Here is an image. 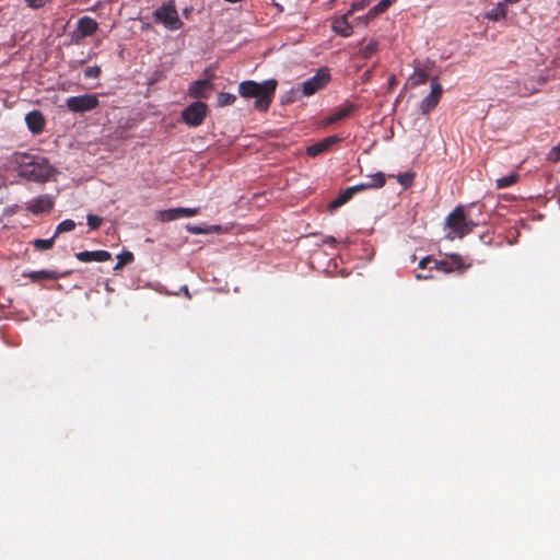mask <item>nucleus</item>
Listing matches in <instances>:
<instances>
[{
	"label": "nucleus",
	"instance_id": "4",
	"mask_svg": "<svg viewBox=\"0 0 560 560\" xmlns=\"http://www.w3.org/2000/svg\"><path fill=\"white\" fill-rule=\"evenodd\" d=\"M154 20L168 31H177L183 26L173 1L164 3L153 13Z\"/></svg>",
	"mask_w": 560,
	"mask_h": 560
},
{
	"label": "nucleus",
	"instance_id": "45",
	"mask_svg": "<svg viewBox=\"0 0 560 560\" xmlns=\"http://www.w3.org/2000/svg\"><path fill=\"white\" fill-rule=\"evenodd\" d=\"M558 203H559V208H560V196H559V199H558Z\"/></svg>",
	"mask_w": 560,
	"mask_h": 560
},
{
	"label": "nucleus",
	"instance_id": "33",
	"mask_svg": "<svg viewBox=\"0 0 560 560\" xmlns=\"http://www.w3.org/2000/svg\"><path fill=\"white\" fill-rule=\"evenodd\" d=\"M370 4V0H360L357 2H353L350 7V9L347 11L348 15H353L355 11L363 10Z\"/></svg>",
	"mask_w": 560,
	"mask_h": 560
},
{
	"label": "nucleus",
	"instance_id": "43",
	"mask_svg": "<svg viewBox=\"0 0 560 560\" xmlns=\"http://www.w3.org/2000/svg\"><path fill=\"white\" fill-rule=\"evenodd\" d=\"M331 242H335L334 237H331L330 240H325V243H331Z\"/></svg>",
	"mask_w": 560,
	"mask_h": 560
},
{
	"label": "nucleus",
	"instance_id": "37",
	"mask_svg": "<svg viewBox=\"0 0 560 560\" xmlns=\"http://www.w3.org/2000/svg\"><path fill=\"white\" fill-rule=\"evenodd\" d=\"M548 159L552 162H560V144L559 145H556L553 147L549 154H548Z\"/></svg>",
	"mask_w": 560,
	"mask_h": 560
},
{
	"label": "nucleus",
	"instance_id": "14",
	"mask_svg": "<svg viewBox=\"0 0 560 560\" xmlns=\"http://www.w3.org/2000/svg\"><path fill=\"white\" fill-rule=\"evenodd\" d=\"M365 178V182L355 185L359 192L369 189L382 188L386 183V177L383 172H376L374 174L366 175Z\"/></svg>",
	"mask_w": 560,
	"mask_h": 560
},
{
	"label": "nucleus",
	"instance_id": "5",
	"mask_svg": "<svg viewBox=\"0 0 560 560\" xmlns=\"http://www.w3.org/2000/svg\"><path fill=\"white\" fill-rule=\"evenodd\" d=\"M100 104L97 94H83L66 100L67 108L72 113H84L96 108Z\"/></svg>",
	"mask_w": 560,
	"mask_h": 560
},
{
	"label": "nucleus",
	"instance_id": "30",
	"mask_svg": "<svg viewBox=\"0 0 560 560\" xmlns=\"http://www.w3.org/2000/svg\"><path fill=\"white\" fill-rule=\"evenodd\" d=\"M55 238H56L55 235H52V237L48 238V240L37 238L34 241V246L36 249H39V250L49 249L52 247Z\"/></svg>",
	"mask_w": 560,
	"mask_h": 560
},
{
	"label": "nucleus",
	"instance_id": "31",
	"mask_svg": "<svg viewBox=\"0 0 560 560\" xmlns=\"http://www.w3.org/2000/svg\"><path fill=\"white\" fill-rule=\"evenodd\" d=\"M236 100V96L231 93H220L218 95V105L219 106H228L232 105Z\"/></svg>",
	"mask_w": 560,
	"mask_h": 560
},
{
	"label": "nucleus",
	"instance_id": "38",
	"mask_svg": "<svg viewBox=\"0 0 560 560\" xmlns=\"http://www.w3.org/2000/svg\"><path fill=\"white\" fill-rule=\"evenodd\" d=\"M434 261H436L435 259H433L431 256H425L423 257L420 262H419V267L421 269H425L429 267V265L431 264H434Z\"/></svg>",
	"mask_w": 560,
	"mask_h": 560
},
{
	"label": "nucleus",
	"instance_id": "13",
	"mask_svg": "<svg viewBox=\"0 0 560 560\" xmlns=\"http://www.w3.org/2000/svg\"><path fill=\"white\" fill-rule=\"evenodd\" d=\"M339 142V138L337 136H330L322 139L320 141L308 145L306 148V153L311 158H315L326 151H328L334 144Z\"/></svg>",
	"mask_w": 560,
	"mask_h": 560
},
{
	"label": "nucleus",
	"instance_id": "10",
	"mask_svg": "<svg viewBox=\"0 0 560 560\" xmlns=\"http://www.w3.org/2000/svg\"><path fill=\"white\" fill-rule=\"evenodd\" d=\"M97 27L98 23L94 19L90 16L80 18L77 23V28L72 34L73 42L79 43L83 38L92 36L96 32Z\"/></svg>",
	"mask_w": 560,
	"mask_h": 560
},
{
	"label": "nucleus",
	"instance_id": "18",
	"mask_svg": "<svg viewBox=\"0 0 560 560\" xmlns=\"http://www.w3.org/2000/svg\"><path fill=\"white\" fill-rule=\"evenodd\" d=\"M77 259L82 262L90 261H107L112 258V255L107 250H84L75 255Z\"/></svg>",
	"mask_w": 560,
	"mask_h": 560
},
{
	"label": "nucleus",
	"instance_id": "29",
	"mask_svg": "<svg viewBox=\"0 0 560 560\" xmlns=\"http://www.w3.org/2000/svg\"><path fill=\"white\" fill-rule=\"evenodd\" d=\"M219 230H220V226H218V225H213V226H209V228H201V226H197V225H187V231L192 234H207V233H210L213 231H219Z\"/></svg>",
	"mask_w": 560,
	"mask_h": 560
},
{
	"label": "nucleus",
	"instance_id": "26",
	"mask_svg": "<svg viewBox=\"0 0 560 560\" xmlns=\"http://www.w3.org/2000/svg\"><path fill=\"white\" fill-rule=\"evenodd\" d=\"M33 281H42L47 279H56V273L47 270L32 271L27 275Z\"/></svg>",
	"mask_w": 560,
	"mask_h": 560
},
{
	"label": "nucleus",
	"instance_id": "17",
	"mask_svg": "<svg viewBox=\"0 0 560 560\" xmlns=\"http://www.w3.org/2000/svg\"><path fill=\"white\" fill-rule=\"evenodd\" d=\"M357 194H359V190L355 185L346 188L337 198L328 203V211L334 212L336 209L350 201Z\"/></svg>",
	"mask_w": 560,
	"mask_h": 560
},
{
	"label": "nucleus",
	"instance_id": "24",
	"mask_svg": "<svg viewBox=\"0 0 560 560\" xmlns=\"http://www.w3.org/2000/svg\"><path fill=\"white\" fill-rule=\"evenodd\" d=\"M377 49H378V43L376 40H371L370 43H368L366 45H363L360 48L359 55L363 59H370L376 54Z\"/></svg>",
	"mask_w": 560,
	"mask_h": 560
},
{
	"label": "nucleus",
	"instance_id": "22",
	"mask_svg": "<svg viewBox=\"0 0 560 560\" xmlns=\"http://www.w3.org/2000/svg\"><path fill=\"white\" fill-rule=\"evenodd\" d=\"M518 179H520V174L517 172H513L508 176L498 178L495 180V186L498 189H503V188L514 185L515 183L518 182Z\"/></svg>",
	"mask_w": 560,
	"mask_h": 560
},
{
	"label": "nucleus",
	"instance_id": "34",
	"mask_svg": "<svg viewBox=\"0 0 560 560\" xmlns=\"http://www.w3.org/2000/svg\"><path fill=\"white\" fill-rule=\"evenodd\" d=\"M86 221H88L89 226L92 230H96L97 228H100V225L102 224L103 220H102L101 217H97L95 214H88L86 215Z\"/></svg>",
	"mask_w": 560,
	"mask_h": 560
},
{
	"label": "nucleus",
	"instance_id": "12",
	"mask_svg": "<svg viewBox=\"0 0 560 560\" xmlns=\"http://www.w3.org/2000/svg\"><path fill=\"white\" fill-rule=\"evenodd\" d=\"M54 199L49 195L38 196L27 202V210L33 214L49 212L52 209Z\"/></svg>",
	"mask_w": 560,
	"mask_h": 560
},
{
	"label": "nucleus",
	"instance_id": "41",
	"mask_svg": "<svg viewBox=\"0 0 560 560\" xmlns=\"http://www.w3.org/2000/svg\"><path fill=\"white\" fill-rule=\"evenodd\" d=\"M388 83H389V86H390V88H394V85L396 84V78H395L394 75H392V77L389 78Z\"/></svg>",
	"mask_w": 560,
	"mask_h": 560
},
{
	"label": "nucleus",
	"instance_id": "28",
	"mask_svg": "<svg viewBox=\"0 0 560 560\" xmlns=\"http://www.w3.org/2000/svg\"><path fill=\"white\" fill-rule=\"evenodd\" d=\"M117 264L114 267L115 270L120 269L122 266L130 264L133 260V255L131 252H124L117 255Z\"/></svg>",
	"mask_w": 560,
	"mask_h": 560
},
{
	"label": "nucleus",
	"instance_id": "19",
	"mask_svg": "<svg viewBox=\"0 0 560 560\" xmlns=\"http://www.w3.org/2000/svg\"><path fill=\"white\" fill-rule=\"evenodd\" d=\"M357 106L354 104H347L337 108L331 115L326 118V124L331 125L341 121L354 114Z\"/></svg>",
	"mask_w": 560,
	"mask_h": 560
},
{
	"label": "nucleus",
	"instance_id": "2",
	"mask_svg": "<svg viewBox=\"0 0 560 560\" xmlns=\"http://www.w3.org/2000/svg\"><path fill=\"white\" fill-rule=\"evenodd\" d=\"M277 80H267L261 83L244 81L238 86L240 95L245 98H255V108L266 110L275 95Z\"/></svg>",
	"mask_w": 560,
	"mask_h": 560
},
{
	"label": "nucleus",
	"instance_id": "25",
	"mask_svg": "<svg viewBox=\"0 0 560 560\" xmlns=\"http://www.w3.org/2000/svg\"><path fill=\"white\" fill-rule=\"evenodd\" d=\"M429 75L422 69H416L413 74L409 78L411 86H417L427 82Z\"/></svg>",
	"mask_w": 560,
	"mask_h": 560
},
{
	"label": "nucleus",
	"instance_id": "3",
	"mask_svg": "<svg viewBox=\"0 0 560 560\" xmlns=\"http://www.w3.org/2000/svg\"><path fill=\"white\" fill-rule=\"evenodd\" d=\"M446 225L451 229L448 238L464 237L470 233L476 225L465 215L463 207H456L446 218Z\"/></svg>",
	"mask_w": 560,
	"mask_h": 560
},
{
	"label": "nucleus",
	"instance_id": "35",
	"mask_svg": "<svg viewBox=\"0 0 560 560\" xmlns=\"http://www.w3.org/2000/svg\"><path fill=\"white\" fill-rule=\"evenodd\" d=\"M101 73V69L97 67V66H93V67H88L85 70H84V77L85 78H97Z\"/></svg>",
	"mask_w": 560,
	"mask_h": 560
},
{
	"label": "nucleus",
	"instance_id": "15",
	"mask_svg": "<svg viewBox=\"0 0 560 560\" xmlns=\"http://www.w3.org/2000/svg\"><path fill=\"white\" fill-rule=\"evenodd\" d=\"M350 16L346 12L343 15L335 18L331 22V30L342 37H349L353 31V26L349 22Z\"/></svg>",
	"mask_w": 560,
	"mask_h": 560
},
{
	"label": "nucleus",
	"instance_id": "8",
	"mask_svg": "<svg viewBox=\"0 0 560 560\" xmlns=\"http://www.w3.org/2000/svg\"><path fill=\"white\" fill-rule=\"evenodd\" d=\"M442 94H443L442 85L439 83L436 78L432 79L431 80V92L420 103L421 113L423 115H427L433 108H435L442 97Z\"/></svg>",
	"mask_w": 560,
	"mask_h": 560
},
{
	"label": "nucleus",
	"instance_id": "42",
	"mask_svg": "<svg viewBox=\"0 0 560 560\" xmlns=\"http://www.w3.org/2000/svg\"><path fill=\"white\" fill-rule=\"evenodd\" d=\"M183 290H184V293H185L188 298H190V294H189V292H188L187 287H184V288H183Z\"/></svg>",
	"mask_w": 560,
	"mask_h": 560
},
{
	"label": "nucleus",
	"instance_id": "32",
	"mask_svg": "<svg viewBox=\"0 0 560 560\" xmlns=\"http://www.w3.org/2000/svg\"><path fill=\"white\" fill-rule=\"evenodd\" d=\"M415 175L412 173H401L397 176L399 184H401L405 188H408L412 185Z\"/></svg>",
	"mask_w": 560,
	"mask_h": 560
},
{
	"label": "nucleus",
	"instance_id": "44",
	"mask_svg": "<svg viewBox=\"0 0 560 560\" xmlns=\"http://www.w3.org/2000/svg\"><path fill=\"white\" fill-rule=\"evenodd\" d=\"M331 242H335L334 237H331L330 240H325V243H331Z\"/></svg>",
	"mask_w": 560,
	"mask_h": 560
},
{
	"label": "nucleus",
	"instance_id": "7",
	"mask_svg": "<svg viewBox=\"0 0 560 560\" xmlns=\"http://www.w3.org/2000/svg\"><path fill=\"white\" fill-rule=\"evenodd\" d=\"M207 115V105L202 102H195L182 113L183 120L191 127L202 124Z\"/></svg>",
	"mask_w": 560,
	"mask_h": 560
},
{
	"label": "nucleus",
	"instance_id": "9",
	"mask_svg": "<svg viewBox=\"0 0 560 560\" xmlns=\"http://www.w3.org/2000/svg\"><path fill=\"white\" fill-rule=\"evenodd\" d=\"M471 265L465 264L462 256L457 254L450 255L446 259L434 261V268L444 272H453V271H465Z\"/></svg>",
	"mask_w": 560,
	"mask_h": 560
},
{
	"label": "nucleus",
	"instance_id": "21",
	"mask_svg": "<svg viewBox=\"0 0 560 560\" xmlns=\"http://www.w3.org/2000/svg\"><path fill=\"white\" fill-rule=\"evenodd\" d=\"M508 14V8L505 3H498L495 8L490 10L486 18L491 21H500L502 19H505Z\"/></svg>",
	"mask_w": 560,
	"mask_h": 560
},
{
	"label": "nucleus",
	"instance_id": "39",
	"mask_svg": "<svg viewBox=\"0 0 560 560\" xmlns=\"http://www.w3.org/2000/svg\"><path fill=\"white\" fill-rule=\"evenodd\" d=\"M416 278H417V279H419V280H420V279H430V278H432V276H431V275H421V273H417V275H416Z\"/></svg>",
	"mask_w": 560,
	"mask_h": 560
},
{
	"label": "nucleus",
	"instance_id": "11",
	"mask_svg": "<svg viewBox=\"0 0 560 560\" xmlns=\"http://www.w3.org/2000/svg\"><path fill=\"white\" fill-rule=\"evenodd\" d=\"M198 213L199 208H173L159 211L156 217L162 222H168L180 218H191Z\"/></svg>",
	"mask_w": 560,
	"mask_h": 560
},
{
	"label": "nucleus",
	"instance_id": "20",
	"mask_svg": "<svg viewBox=\"0 0 560 560\" xmlns=\"http://www.w3.org/2000/svg\"><path fill=\"white\" fill-rule=\"evenodd\" d=\"M212 89L210 81L198 80L190 84L188 93L191 97H206L208 92Z\"/></svg>",
	"mask_w": 560,
	"mask_h": 560
},
{
	"label": "nucleus",
	"instance_id": "36",
	"mask_svg": "<svg viewBox=\"0 0 560 560\" xmlns=\"http://www.w3.org/2000/svg\"><path fill=\"white\" fill-rule=\"evenodd\" d=\"M51 0H25L27 5L32 9H39L49 3Z\"/></svg>",
	"mask_w": 560,
	"mask_h": 560
},
{
	"label": "nucleus",
	"instance_id": "27",
	"mask_svg": "<svg viewBox=\"0 0 560 560\" xmlns=\"http://www.w3.org/2000/svg\"><path fill=\"white\" fill-rule=\"evenodd\" d=\"M74 228H75V222L73 220H70V219L63 220L62 222H60L57 225V229H56V232L54 235L57 237L58 234L63 233V232H70V231L74 230Z\"/></svg>",
	"mask_w": 560,
	"mask_h": 560
},
{
	"label": "nucleus",
	"instance_id": "6",
	"mask_svg": "<svg viewBox=\"0 0 560 560\" xmlns=\"http://www.w3.org/2000/svg\"><path fill=\"white\" fill-rule=\"evenodd\" d=\"M330 81V72L328 68H320L310 79L302 84V92L305 96H311L324 89Z\"/></svg>",
	"mask_w": 560,
	"mask_h": 560
},
{
	"label": "nucleus",
	"instance_id": "23",
	"mask_svg": "<svg viewBox=\"0 0 560 560\" xmlns=\"http://www.w3.org/2000/svg\"><path fill=\"white\" fill-rule=\"evenodd\" d=\"M388 8H389L388 1L381 0L376 5H374L373 8H371L369 10V12L365 14V20L366 21L373 20L375 16L386 12Z\"/></svg>",
	"mask_w": 560,
	"mask_h": 560
},
{
	"label": "nucleus",
	"instance_id": "40",
	"mask_svg": "<svg viewBox=\"0 0 560 560\" xmlns=\"http://www.w3.org/2000/svg\"><path fill=\"white\" fill-rule=\"evenodd\" d=\"M357 20H358L360 23L364 24V25H368V24H369V22H370V21H366V20H365V15L360 16V18H358Z\"/></svg>",
	"mask_w": 560,
	"mask_h": 560
},
{
	"label": "nucleus",
	"instance_id": "1",
	"mask_svg": "<svg viewBox=\"0 0 560 560\" xmlns=\"http://www.w3.org/2000/svg\"><path fill=\"white\" fill-rule=\"evenodd\" d=\"M13 161L21 177L35 182L47 180L52 172L47 159L28 153H15Z\"/></svg>",
	"mask_w": 560,
	"mask_h": 560
},
{
	"label": "nucleus",
	"instance_id": "16",
	"mask_svg": "<svg viewBox=\"0 0 560 560\" xmlns=\"http://www.w3.org/2000/svg\"><path fill=\"white\" fill-rule=\"evenodd\" d=\"M25 122L30 131L34 135L43 132L45 128V118L39 110H32L26 114Z\"/></svg>",
	"mask_w": 560,
	"mask_h": 560
}]
</instances>
